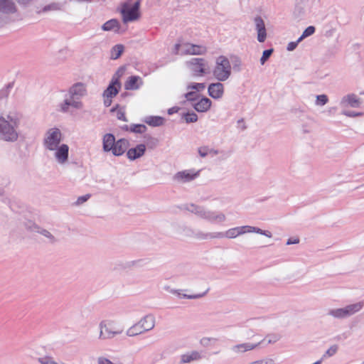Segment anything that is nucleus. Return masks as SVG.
<instances>
[{"mask_svg": "<svg viewBox=\"0 0 364 364\" xmlns=\"http://www.w3.org/2000/svg\"><path fill=\"white\" fill-rule=\"evenodd\" d=\"M19 124L20 117L17 114H9L6 117H0V139L10 142L17 141Z\"/></svg>", "mask_w": 364, "mask_h": 364, "instance_id": "nucleus-1", "label": "nucleus"}, {"mask_svg": "<svg viewBox=\"0 0 364 364\" xmlns=\"http://www.w3.org/2000/svg\"><path fill=\"white\" fill-rule=\"evenodd\" d=\"M154 326V316L151 314H147L128 328L126 331V335L129 337H134L152 330Z\"/></svg>", "mask_w": 364, "mask_h": 364, "instance_id": "nucleus-2", "label": "nucleus"}, {"mask_svg": "<svg viewBox=\"0 0 364 364\" xmlns=\"http://www.w3.org/2000/svg\"><path fill=\"white\" fill-rule=\"evenodd\" d=\"M231 65L228 58L224 55H220L216 58L213 75L218 81L224 82L231 75Z\"/></svg>", "mask_w": 364, "mask_h": 364, "instance_id": "nucleus-3", "label": "nucleus"}, {"mask_svg": "<svg viewBox=\"0 0 364 364\" xmlns=\"http://www.w3.org/2000/svg\"><path fill=\"white\" fill-rule=\"evenodd\" d=\"M363 301H359L347 305L343 308L330 309L328 311L327 315L338 319L346 318L360 311L363 309Z\"/></svg>", "mask_w": 364, "mask_h": 364, "instance_id": "nucleus-4", "label": "nucleus"}, {"mask_svg": "<svg viewBox=\"0 0 364 364\" xmlns=\"http://www.w3.org/2000/svg\"><path fill=\"white\" fill-rule=\"evenodd\" d=\"M62 141V133L56 127L48 129L43 139V146L46 149L54 151Z\"/></svg>", "mask_w": 364, "mask_h": 364, "instance_id": "nucleus-5", "label": "nucleus"}, {"mask_svg": "<svg viewBox=\"0 0 364 364\" xmlns=\"http://www.w3.org/2000/svg\"><path fill=\"white\" fill-rule=\"evenodd\" d=\"M140 1H136L130 6L127 3L123 4L121 13L124 22L134 21L139 17Z\"/></svg>", "mask_w": 364, "mask_h": 364, "instance_id": "nucleus-6", "label": "nucleus"}, {"mask_svg": "<svg viewBox=\"0 0 364 364\" xmlns=\"http://www.w3.org/2000/svg\"><path fill=\"white\" fill-rule=\"evenodd\" d=\"M186 64L195 75H203L206 73L208 63L204 58H194L186 62Z\"/></svg>", "mask_w": 364, "mask_h": 364, "instance_id": "nucleus-7", "label": "nucleus"}, {"mask_svg": "<svg viewBox=\"0 0 364 364\" xmlns=\"http://www.w3.org/2000/svg\"><path fill=\"white\" fill-rule=\"evenodd\" d=\"M235 228H236V230H237L238 236L243 235L245 233L255 232L257 234L264 235L269 238L272 237V234L270 231L263 230L257 227L244 225V226H240V227H235Z\"/></svg>", "mask_w": 364, "mask_h": 364, "instance_id": "nucleus-8", "label": "nucleus"}, {"mask_svg": "<svg viewBox=\"0 0 364 364\" xmlns=\"http://www.w3.org/2000/svg\"><path fill=\"white\" fill-rule=\"evenodd\" d=\"M100 328V335H99V339L100 340H107V339H112L115 336L122 333V331H112L110 330L107 323L106 321H102L99 324Z\"/></svg>", "mask_w": 364, "mask_h": 364, "instance_id": "nucleus-9", "label": "nucleus"}, {"mask_svg": "<svg viewBox=\"0 0 364 364\" xmlns=\"http://www.w3.org/2000/svg\"><path fill=\"white\" fill-rule=\"evenodd\" d=\"M55 151V158L56 161L60 164H64L68 160L69 156V146L65 144L58 145Z\"/></svg>", "mask_w": 364, "mask_h": 364, "instance_id": "nucleus-10", "label": "nucleus"}, {"mask_svg": "<svg viewBox=\"0 0 364 364\" xmlns=\"http://www.w3.org/2000/svg\"><path fill=\"white\" fill-rule=\"evenodd\" d=\"M26 228L30 230L31 231L38 232L39 234L42 235L43 236L46 237L48 239L49 242L50 243H55L56 242L57 240L56 238L47 230L44 228H41L38 225L35 224L32 222H28L26 224Z\"/></svg>", "mask_w": 364, "mask_h": 364, "instance_id": "nucleus-11", "label": "nucleus"}, {"mask_svg": "<svg viewBox=\"0 0 364 364\" xmlns=\"http://www.w3.org/2000/svg\"><path fill=\"white\" fill-rule=\"evenodd\" d=\"M198 176V172L191 173L190 171H182L177 172L173 177L174 181L180 183L190 182Z\"/></svg>", "mask_w": 364, "mask_h": 364, "instance_id": "nucleus-12", "label": "nucleus"}, {"mask_svg": "<svg viewBox=\"0 0 364 364\" xmlns=\"http://www.w3.org/2000/svg\"><path fill=\"white\" fill-rule=\"evenodd\" d=\"M255 24V29L257 33V41L259 43H263L267 38V31L265 24L261 16H256L254 19Z\"/></svg>", "mask_w": 364, "mask_h": 364, "instance_id": "nucleus-13", "label": "nucleus"}, {"mask_svg": "<svg viewBox=\"0 0 364 364\" xmlns=\"http://www.w3.org/2000/svg\"><path fill=\"white\" fill-rule=\"evenodd\" d=\"M86 92L85 85L82 82L75 83L69 90V95L71 99L79 100L85 96Z\"/></svg>", "mask_w": 364, "mask_h": 364, "instance_id": "nucleus-14", "label": "nucleus"}, {"mask_svg": "<svg viewBox=\"0 0 364 364\" xmlns=\"http://www.w3.org/2000/svg\"><path fill=\"white\" fill-rule=\"evenodd\" d=\"M208 95L213 99H220L224 93V85L219 81L211 83L208 88Z\"/></svg>", "mask_w": 364, "mask_h": 364, "instance_id": "nucleus-15", "label": "nucleus"}, {"mask_svg": "<svg viewBox=\"0 0 364 364\" xmlns=\"http://www.w3.org/2000/svg\"><path fill=\"white\" fill-rule=\"evenodd\" d=\"M207 52L206 47L203 46L187 43L182 51L183 55H203Z\"/></svg>", "mask_w": 364, "mask_h": 364, "instance_id": "nucleus-16", "label": "nucleus"}, {"mask_svg": "<svg viewBox=\"0 0 364 364\" xmlns=\"http://www.w3.org/2000/svg\"><path fill=\"white\" fill-rule=\"evenodd\" d=\"M265 339L257 343H244L237 344L235 346H233L231 348V350L235 353H245L251 350H253L258 347L260 344H262V342H264Z\"/></svg>", "mask_w": 364, "mask_h": 364, "instance_id": "nucleus-17", "label": "nucleus"}, {"mask_svg": "<svg viewBox=\"0 0 364 364\" xmlns=\"http://www.w3.org/2000/svg\"><path fill=\"white\" fill-rule=\"evenodd\" d=\"M203 219L208 220L211 223H223L226 220V216L224 213L221 212L212 211L206 209L205 217Z\"/></svg>", "mask_w": 364, "mask_h": 364, "instance_id": "nucleus-18", "label": "nucleus"}, {"mask_svg": "<svg viewBox=\"0 0 364 364\" xmlns=\"http://www.w3.org/2000/svg\"><path fill=\"white\" fill-rule=\"evenodd\" d=\"M146 151V146L144 144H138L134 148L129 149L127 152V158L134 161L142 156Z\"/></svg>", "mask_w": 364, "mask_h": 364, "instance_id": "nucleus-19", "label": "nucleus"}, {"mask_svg": "<svg viewBox=\"0 0 364 364\" xmlns=\"http://www.w3.org/2000/svg\"><path fill=\"white\" fill-rule=\"evenodd\" d=\"M143 85L142 79L138 75L129 76L124 83V89L127 90H138Z\"/></svg>", "mask_w": 364, "mask_h": 364, "instance_id": "nucleus-20", "label": "nucleus"}, {"mask_svg": "<svg viewBox=\"0 0 364 364\" xmlns=\"http://www.w3.org/2000/svg\"><path fill=\"white\" fill-rule=\"evenodd\" d=\"M129 144V143L128 140L125 139H120L118 141H116L113 149H112V153L114 156H121L126 151Z\"/></svg>", "mask_w": 364, "mask_h": 364, "instance_id": "nucleus-21", "label": "nucleus"}, {"mask_svg": "<svg viewBox=\"0 0 364 364\" xmlns=\"http://www.w3.org/2000/svg\"><path fill=\"white\" fill-rule=\"evenodd\" d=\"M16 11V6L12 0H0V13L11 14Z\"/></svg>", "mask_w": 364, "mask_h": 364, "instance_id": "nucleus-22", "label": "nucleus"}, {"mask_svg": "<svg viewBox=\"0 0 364 364\" xmlns=\"http://www.w3.org/2000/svg\"><path fill=\"white\" fill-rule=\"evenodd\" d=\"M308 0H296L293 15L296 18L304 16Z\"/></svg>", "mask_w": 364, "mask_h": 364, "instance_id": "nucleus-23", "label": "nucleus"}, {"mask_svg": "<svg viewBox=\"0 0 364 364\" xmlns=\"http://www.w3.org/2000/svg\"><path fill=\"white\" fill-rule=\"evenodd\" d=\"M211 104L212 102L210 99L203 97L200 101L194 103L193 107L198 112H205L210 108Z\"/></svg>", "mask_w": 364, "mask_h": 364, "instance_id": "nucleus-24", "label": "nucleus"}, {"mask_svg": "<svg viewBox=\"0 0 364 364\" xmlns=\"http://www.w3.org/2000/svg\"><path fill=\"white\" fill-rule=\"evenodd\" d=\"M360 99L355 94H350L344 96L341 101V105L346 106L348 105L351 107H358L360 105Z\"/></svg>", "mask_w": 364, "mask_h": 364, "instance_id": "nucleus-25", "label": "nucleus"}, {"mask_svg": "<svg viewBox=\"0 0 364 364\" xmlns=\"http://www.w3.org/2000/svg\"><path fill=\"white\" fill-rule=\"evenodd\" d=\"M115 136L112 134H106L102 139L103 150L106 152L112 151L115 144Z\"/></svg>", "mask_w": 364, "mask_h": 364, "instance_id": "nucleus-26", "label": "nucleus"}, {"mask_svg": "<svg viewBox=\"0 0 364 364\" xmlns=\"http://www.w3.org/2000/svg\"><path fill=\"white\" fill-rule=\"evenodd\" d=\"M201 358V355L199 352L193 350L191 353H188L186 354H183L181 356V360L179 362V364H186V363H190L192 361L194 360H198Z\"/></svg>", "mask_w": 364, "mask_h": 364, "instance_id": "nucleus-27", "label": "nucleus"}, {"mask_svg": "<svg viewBox=\"0 0 364 364\" xmlns=\"http://www.w3.org/2000/svg\"><path fill=\"white\" fill-rule=\"evenodd\" d=\"M185 208L200 218L203 219L205 217L206 209L203 206L191 203L186 205Z\"/></svg>", "mask_w": 364, "mask_h": 364, "instance_id": "nucleus-28", "label": "nucleus"}, {"mask_svg": "<svg viewBox=\"0 0 364 364\" xmlns=\"http://www.w3.org/2000/svg\"><path fill=\"white\" fill-rule=\"evenodd\" d=\"M185 208L200 218L203 219L205 217L206 209L203 206L191 203L186 205Z\"/></svg>", "mask_w": 364, "mask_h": 364, "instance_id": "nucleus-29", "label": "nucleus"}, {"mask_svg": "<svg viewBox=\"0 0 364 364\" xmlns=\"http://www.w3.org/2000/svg\"><path fill=\"white\" fill-rule=\"evenodd\" d=\"M194 235V239L196 240H208L217 238V232H205L203 230L196 229Z\"/></svg>", "mask_w": 364, "mask_h": 364, "instance_id": "nucleus-30", "label": "nucleus"}, {"mask_svg": "<svg viewBox=\"0 0 364 364\" xmlns=\"http://www.w3.org/2000/svg\"><path fill=\"white\" fill-rule=\"evenodd\" d=\"M144 122L152 127H159L164 124V119L159 116L147 117Z\"/></svg>", "mask_w": 364, "mask_h": 364, "instance_id": "nucleus-31", "label": "nucleus"}, {"mask_svg": "<svg viewBox=\"0 0 364 364\" xmlns=\"http://www.w3.org/2000/svg\"><path fill=\"white\" fill-rule=\"evenodd\" d=\"M120 89V87L109 83L107 87L103 92L102 96L103 97H114L119 93Z\"/></svg>", "mask_w": 364, "mask_h": 364, "instance_id": "nucleus-32", "label": "nucleus"}, {"mask_svg": "<svg viewBox=\"0 0 364 364\" xmlns=\"http://www.w3.org/2000/svg\"><path fill=\"white\" fill-rule=\"evenodd\" d=\"M217 238L226 237L228 239H233L238 236L236 228H230L225 232H217Z\"/></svg>", "mask_w": 364, "mask_h": 364, "instance_id": "nucleus-33", "label": "nucleus"}, {"mask_svg": "<svg viewBox=\"0 0 364 364\" xmlns=\"http://www.w3.org/2000/svg\"><path fill=\"white\" fill-rule=\"evenodd\" d=\"M208 290L205 291V292L202 294H181L180 290H176V289H171L170 291L171 293L177 294L179 297L181 298H186L189 299H200L203 296H204Z\"/></svg>", "mask_w": 364, "mask_h": 364, "instance_id": "nucleus-34", "label": "nucleus"}, {"mask_svg": "<svg viewBox=\"0 0 364 364\" xmlns=\"http://www.w3.org/2000/svg\"><path fill=\"white\" fill-rule=\"evenodd\" d=\"M119 26H119L118 21L117 19L113 18V19L109 20L107 22H105L102 25V28L104 31H108L114 30L115 28L117 30H119Z\"/></svg>", "mask_w": 364, "mask_h": 364, "instance_id": "nucleus-35", "label": "nucleus"}, {"mask_svg": "<svg viewBox=\"0 0 364 364\" xmlns=\"http://www.w3.org/2000/svg\"><path fill=\"white\" fill-rule=\"evenodd\" d=\"M124 51V46L117 44L114 46L111 50V58L116 60L119 58Z\"/></svg>", "mask_w": 364, "mask_h": 364, "instance_id": "nucleus-36", "label": "nucleus"}, {"mask_svg": "<svg viewBox=\"0 0 364 364\" xmlns=\"http://www.w3.org/2000/svg\"><path fill=\"white\" fill-rule=\"evenodd\" d=\"M181 234L182 236L194 239V237H195L194 234L196 233V229H193L191 227L183 225L182 227H181Z\"/></svg>", "mask_w": 364, "mask_h": 364, "instance_id": "nucleus-37", "label": "nucleus"}, {"mask_svg": "<svg viewBox=\"0 0 364 364\" xmlns=\"http://www.w3.org/2000/svg\"><path fill=\"white\" fill-rule=\"evenodd\" d=\"M123 74V70L122 69H119L112 76L109 84L117 86V87H122V84L120 82V77Z\"/></svg>", "mask_w": 364, "mask_h": 364, "instance_id": "nucleus-38", "label": "nucleus"}, {"mask_svg": "<svg viewBox=\"0 0 364 364\" xmlns=\"http://www.w3.org/2000/svg\"><path fill=\"white\" fill-rule=\"evenodd\" d=\"M182 118L186 123H193L198 121V115L193 112L183 113Z\"/></svg>", "mask_w": 364, "mask_h": 364, "instance_id": "nucleus-39", "label": "nucleus"}, {"mask_svg": "<svg viewBox=\"0 0 364 364\" xmlns=\"http://www.w3.org/2000/svg\"><path fill=\"white\" fill-rule=\"evenodd\" d=\"M316 28L313 26H308L303 32L302 35L298 38V41H301L304 38L309 37L314 33Z\"/></svg>", "mask_w": 364, "mask_h": 364, "instance_id": "nucleus-40", "label": "nucleus"}, {"mask_svg": "<svg viewBox=\"0 0 364 364\" xmlns=\"http://www.w3.org/2000/svg\"><path fill=\"white\" fill-rule=\"evenodd\" d=\"M130 132L134 133L142 134L146 132V127L144 124H132L129 129Z\"/></svg>", "mask_w": 364, "mask_h": 364, "instance_id": "nucleus-41", "label": "nucleus"}, {"mask_svg": "<svg viewBox=\"0 0 364 364\" xmlns=\"http://www.w3.org/2000/svg\"><path fill=\"white\" fill-rule=\"evenodd\" d=\"M338 350V345L335 344V345L331 346L323 355V356H322L323 358L324 359L326 358L332 357L337 353Z\"/></svg>", "mask_w": 364, "mask_h": 364, "instance_id": "nucleus-42", "label": "nucleus"}, {"mask_svg": "<svg viewBox=\"0 0 364 364\" xmlns=\"http://www.w3.org/2000/svg\"><path fill=\"white\" fill-rule=\"evenodd\" d=\"M273 51V48L267 49L263 51L262 55L260 58V63L262 65H264L268 60Z\"/></svg>", "mask_w": 364, "mask_h": 364, "instance_id": "nucleus-43", "label": "nucleus"}, {"mask_svg": "<svg viewBox=\"0 0 364 364\" xmlns=\"http://www.w3.org/2000/svg\"><path fill=\"white\" fill-rule=\"evenodd\" d=\"M13 87V83H9L6 87L0 90V99L6 98L10 92V90Z\"/></svg>", "mask_w": 364, "mask_h": 364, "instance_id": "nucleus-44", "label": "nucleus"}, {"mask_svg": "<svg viewBox=\"0 0 364 364\" xmlns=\"http://www.w3.org/2000/svg\"><path fill=\"white\" fill-rule=\"evenodd\" d=\"M328 101V97L326 95H319L316 96V104L317 105H325Z\"/></svg>", "mask_w": 364, "mask_h": 364, "instance_id": "nucleus-45", "label": "nucleus"}, {"mask_svg": "<svg viewBox=\"0 0 364 364\" xmlns=\"http://www.w3.org/2000/svg\"><path fill=\"white\" fill-rule=\"evenodd\" d=\"M205 87V83L193 82L188 85L187 89L196 90L197 91L203 90Z\"/></svg>", "mask_w": 364, "mask_h": 364, "instance_id": "nucleus-46", "label": "nucleus"}, {"mask_svg": "<svg viewBox=\"0 0 364 364\" xmlns=\"http://www.w3.org/2000/svg\"><path fill=\"white\" fill-rule=\"evenodd\" d=\"M59 9L58 5L57 4H51L47 6H45L42 11H38V14H40L41 12H47L51 10H58Z\"/></svg>", "mask_w": 364, "mask_h": 364, "instance_id": "nucleus-47", "label": "nucleus"}, {"mask_svg": "<svg viewBox=\"0 0 364 364\" xmlns=\"http://www.w3.org/2000/svg\"><path fill=\"white\" fill-rule=\"evenodd\" d=\"M68 102H70V106L76 108L80 109L82 107V104L80 101H78L77 99H68Z\"/></svg>", "mask_w": 364, "mask_h": 364, "instance_id": "nucleus-48", "label": "nucleus"}, {"mask_svg": "<svg viewBox=\"0 0 364 364\" xmlns=\"http://www.w3.org/2000/svg\"><path fill=\"white\" fill-rule=\"evenodd\" d=\"M90 194H86L85 196H82L77 198V200L75 202V205H80L86 202L90 198Z\"/></svg>", "mask_w": 364, "mask_h": 364, "instance_id": "nucleus-49", "label": "nucleus"}, {"mask_svg": "<svg viewBox=\"0 0 364 364\" xmlns=\"http://www.w3.org/2000/svg\"><path fill=\"white\" fill-rule=\"evenodd\" d=\"M232 64H233V69L236 71H240V67H241V60L239 58L237 57H235L234 58V60H232Z\"/></svg>", "mask_w": 364, "mask_h": 364, "instance_id": "nucleus-50", "label": "nucleus"}, {"mask_svg": "<svg viewBox=\"0 0 364 364\" xmlns=\"http://www.w3.org/2000/svg\"><path fill=\"white\" fill-rule=\"evenodd\" d=\"M267 338H269V340L267 341V343L270 344V343H274L277 342V341H279L280 339V336L278 334H272V335H268L267 336Z\"/></svg>", "mask_w": 364, "mask_h": 364, "instance_id": "nucleus-51", "label": "nucleus"}, {"mask_svg": "<svg viewBox=\"0 0 364 364\" xmlns=\"http://www.w3.org/2000/svg\"><path fill=\"white\" fill-rule=\"evenodd\" d=\"M342 114L349 117H355L363 115L362 112H356L354 111H343Z\"/></svg>", "mask_w": 364, "mask_h": 364, "instance_id": "nucleus-52", "label": "nucleus"}, {"mask_svg": "<svg viewBox=\"0 0 364 364\" xmlns=\"http://www.w3.org/2000/svg\"><path fill=\"white\" fill-rule=\"evenodd\" d=\"M38 360L41 364H51L53 361V358L50 356L39 358Z\"/></svg>", "mask_w": 364, "mask_h": 364, "instance_id": "nucleus-53", "label": "nucleus"}, {"mask_svg": "<svg viewBox=\"0 0 364 364\" xmlns=\"http://www.w3.org/2000/svg\"><path fill=\"white\" fill-rule=\"evenodd\" d=\"M198 151L201 157H205L209 153V149L208 146H202L198 148Z\"/></svg>", "mask_w": 364, "mask_h": 364, "instance_id": "nucleus-54", "label": "nucleus"}, {"mask_svg": "<svg viewBox=\"0 0 364 364\" xmlns=\"http://www.w3.org/2000/svg\"><path fill=\"white\" fill-rule=\"evenodd\" d=\"M97 363L98 364H122L120 363H112L108 358H106L105 357H99L97 358Z\"/></svg>", "mask_w": 364, "mask_h": 364, "instance_id": "nucleus-55", "label": "nucleus"}, {"mask_svg": "<svg viewBox=\"0 0 364 364\" xmlns=\"http://www.w3.org/2000/svg\"><path fill=\"white\" fill-rule=\"evenodd\" d=\"M196 93L193 91L188 92L185 95V97L188 101H195L196 100Z\"/></svg>", "mask_w": 364, "mask_h": 364, "instance_id": "nucleus-56", "label": "nucleus"}, {"mask_svg": "<svg viewBox=\"0 0 364 364\" xmlns=\"http://www.w3.org/2000/svg\"><path fill=\"white\" fill-rule=\"evenodd\" d=\"M299 42L300 41H298V40H297L296 41H291V42L289 43L287 45V50H289V51L294 50L296 48V46Z\"/></svg>", "mask_w": 364, "mask_h": 364, "instance_id": "nucleus-57", "label": "nucleus"}, {"mask_svg": "<svg viewBox=\"0 0 364 364\" xmlns=\"http://www.w3.org/2000/svg\"><path fill=\"white\" fill-rule=\"evenodd\" d=\"M70 107V102H68V99H65L63 103L61 104V111L63 112H66L68 111V107Z\"/></svg>", "mask_w": 364, "mask_h": 364, "instance_id": "nucleus-58", "label": "nucleus"}, {"mask_svg": "<svg viewBox=\"0 0 364 364\" xmlns=\"http://www.w3.org/2000/svg\"><path fill=\"white\" fill-rule=\"evenodd\" d=\"M117 117L118 119L124 121V122H127L128 121V119H127V117L125 116L124 112L121 111V110H119L117 112Z\"/></svg>", "mask_w": 364, "mask_h": 364, "instance_id": "nucleus-59", "label": "nucleus"}, {"mask_svg": "<svg viewBox=\"0 0 364 364\" xmlns=\"http://www.w3.org/2000/svg\"><path fill=\"white\" fill-rule=\"evenodd\" d=\"M299 242V239L298 237L292 238L290 237L287 240L286 245H295L298 244Z\"/></svg>", "mask_w": 364, "mask_h": 364, "instance_id": "nucleus-60", "label": "nucleus"}, {"mask_svg": "<svg viewBox=\"0 0 364 364\" xmlns=\"http://www.w3.org/2000/svg\"><path fill=\"white\" fill-rule=\"evenodd\" d=\"M179 109H180V108L178 107H173L168 109V114L171 115L174 113H177L179 111Z\"/></svg>", "mask_w": 364, "mask_h": 364, "instance_id": "nucleus-61", "label": "nucleus"}, {"mask_svg": "<svg viewBox=\"0 0 364 364\" xmlns=\"http://www.w3.org/2000/svg\"><path fill=\"white\" fill-rule=\"evenodd\" d=\"M113 97H104V104L105 107H109L112 104V99Z\"/></svg>", "mask_w": 364, "mask_h": 364, "instance_id": "nucleus-62", "label": "nucleus"}, {"mask_svg": "<svg viewBox=\"0 0 364 364\" xmlns=\"http://www.w3.org/2000/svg\"><path fill=\"white\" fill-rule=\"evenodd\" d=\"M181 47V45L179 43H176L175 46H174V50H173V53L175 54H178V50H179V48Z\"/></svg>", "mask_w": 364, "mask_h": 364, "instance_id": "nucleus-63", "label": "nucleus"}, {"mask_svg": "<svg viewBox=\"0 0 364 364\" xmlns=\"http://www.w3.org/2000/svg\"><path fill=\"white\" fill-rule=\"evenodd\" d=\"M250 364H267V363L264 362L262 360H257V361L252 362Z\"/></svg>", "mask_w": 364, "mask_h": 364, "instance_id": "nucleus-64", "label": "nucleus"}]
</instances>
